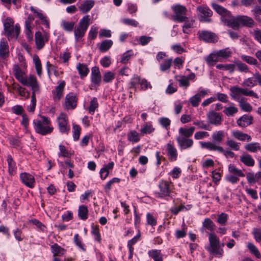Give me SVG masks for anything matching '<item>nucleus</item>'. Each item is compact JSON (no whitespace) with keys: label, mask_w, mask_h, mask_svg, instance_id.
Here are the masks:
<instances>
[{"label":"nucleus","mask_w":261,"mask_h":261,"mask_svg":"<svg viewBox=\"0 0 261 261\" xmlns=\"http://www.w3.org/2000/svg\"><path fill=\"white\" fill-rule=\"evenodd\" d=\"M13 71L15 78L22 85L34 88L39 85L37 79L34 75L31 74L28 77L24 76V73L17 64L13 66Z\"/></svg>","instance_id":"nucleus-1"},{"label":"nucleus","mask_w":261,"mask_h":261,"mask_svg":"<svg viewBox=\"0 0 261 261\" xmlns=\"http://www.w3.org/2000/svg\"><path fill=\"white\" fill-rule=\"evenodd\" d=\"M210 244L205 247L210 254L217 257H221L223 255V249L221 248L220 240L218 237L215 234L210 233L208 234Z\"/></svg>","instance_id":"nucleus-2"},{"label":"nucleus","mask_w":261,"mask_h":261,"mask_svg":"<svg viewBox=\"0 0 261 261\" xmlns=\"http://www.w3.org/2000/svg\"><path fill=\"white\" fill-rule=\"evenodd\" d=\"M226 133L224 130H219L213 133L212 135V142H200L199 144L202 148L206 149L210 151H215L211 149V145L221 146L219 144L223 141Z\"/></svg>","instance_id":"nucleus-3"},{"label":"nucleus","mask_w":261,"mask_h":261,"mask_svg":"<svg viewBox=\"0 0 261 261\" xmlns=\"http://www.w3.org/2000/svg\"><path fill=\"white\" fill-rule=\"evenodd\" d=\"M253 24V20L247 16L240 15L234 17L231 15L227 25L233 29H237L241 25L252 27Z\"/></svg>","instance_id":"nucleus-4"},{"label":"nucleus","mask_w":261,"mask_h":261,"mask_svg":"<svg viewBox=\"0 0 261 261\" xmlns=\"http://www.w3.org/2000/svg\"><path fill=\"white\" fill-rule=\"evenodd\" d=\"M14 23L13 20L9 17L7 18L4 23L5 35L8 39L13 38L17 39L20 33V27L19 24L17 23L14 26Z\"/></svg>","instance_id":"nucleus-5"},{"label":"nucleus","mask_w":261,"mask_h":261,"mask_svg":"<svg viewBox=\"0 0 261 261\" xmlns=\"http://www.w3.org/2000/svg\"><path fill=\"white\" fill-rule=\"evenodd\" d=\"M50 120L46 117H41V120L34 121V128L36 133L42 135L51 133L53 127L49 126Z\"/></svg>","instance_id":"nucleus-6"},{"label":"nucleus","mask_w":261,"mask_h":261,"mask_svg":"<svg viewBox=\"0 0 261 261\" xmlns=\"http://www.w3.org/2000/svg\"><path fill=\"white\" fill-rule=\"evenodd\" d=\"M158 187L159 191L154 193L156 198H164L169 197L172 192L173 185L171 181L161 180L159 182Z\"/></svg>","instance_id":"nucleus-7"},{"label":"nucleus","mask_w":261,"mask_h":261,"mask_svg":"<svg viewBox=\"0 0 261 261\" xmlns=\"http://www.w3.org/2000/svg\"><path fill=\"white\" fill-rule=\"evenodd\" d=\"M172 10L173 14L172 16V19L175 22H183L186 19L187 8L180 5L177 4L172 6Z\"/></svg>","instance_id":"nucleus-8"},{"label":"nucleus","mask_w":261,"mask_h":261,"mask_svg":"<svg viewBox=\"0 0 261 261\" xmlns=\"http://www.w3.org/2000/svg\"><path fill=\"white\" fill-rule=\"evenodd\" d=\"M230 91L231 92L230 95L234 100H239V96L240 94H242L245 96L253 97L256 98H258V95L256 93L254 92L253 90H249L236 86L231 87L230 88Z\"/></svg>","instance_id":"nucleus-9"},{"label":"nucleus","mask_w":261,"mask_h":261,"mask_svg":"<svg viewBox=\"0 0 261 261\" xmlns=\"http://www.w3.org/2000/svg\"><path fill=\"white\" fill-rule=\"evenodd\" d=\"M59 130L61 133L68 134L70 130V125L66 114L62 113L57 118Z\"/></svg>","instance_id":"nucleus-10"},{"label":"nucleus","mask_w":261,"mask_h":261,"mask_svg":"<svg viewBox=\"0 0 261 261\" xmlns=\"http://www.w3.org/2000/svg\"><path fill=\"white\" fill-rule=\"evenodd\" d=\"M197 14L199 20L203 22H210V17L212 16L213 12L207 7L199 6L197 7Z\"/></svg>","instance_id":"nucleus-11"},{"label":"nucleus","mask_w":261,"mask_h":261,"mask_svg":"<svg viewBox=\"0 0 261 261\" xmlns=\"http://www.w3.org/2000/svg\"><path fill=\"white\" fill-rule=\"evenodd\" d=\"M212 8L215 11L221 16V20L227 25L228 23V21L231 17V14L229 11L227 10L224 7L217 4H212Z\"/></svg>","instance_id":"nucleus-12"},{"label":"nucleus","mask_w":261,"mask_h":261,"mask_svg":"<svg viewBox=\"0 0 261 261\" xmlns=\"http://www.w3.org/2000/svg\"><path fill=\"white\" fill-rule=\"evenodd\" d=\"M48 39L49 35L47 32H44L43 34L39 31L36 32L35 39L37 48L39 49L43 48L45 42L48 41Z\"/></svg>","instance_id":"nucleus-13"},{"label":"nucleus","mask_w":261,"mask_h":261,"mask_svg":"<svg viewBox=\"0 0 261 261\" xmlns=\"http://www.w3.org/2000/svg\"><path fill=\"white\" fill-rule=\"evenodd\" d=\"M208 122L214 125H219L223 121L222 116L220 113L212 111L207 114Z\"/></svg>","instance_id":"nucleus-14"},{"label":"nucleus","mask_w":261,"mask_h":261,"mask_svg":"<svg viewBox=\"0 0 261 261\" xmlns=\"http://www.w3.org/2000/svg\"><path fill=\"white\" fill-rule=\"evenodd\" d=\"M77 98L76 94L70 92L66 95L65 97V106L67 110H72L77 106Z\"/></svg>","instance_id":"nucleus-15"},{"label":"nucleus","mask_w":261,"mask_h":261,"mask_svg":"<svg viewBox=\"0 0 261 261\" xmlns=\"http://www.w3.org/2000/svg\"><path fill=\"white\" fill-rule=\"evenodd\" d=\"M91 82L94 86H99L101 82V75L97 66H94L91 69Z\"/></svg>","instance_id":"nucleus-16"},{"label":"nucleus","mask_w":261,"mask_h":261,"mask_svg":"<svg viewBox=\"0 0 261 261\" xmlns=\"http://www.w3.org/2000/svg\"><path fill=\"white\" fill-rule=\"evenodd\" d=\"M199 37L200 39L207 42H215L217 41L216 35L211 32L207 31H202L199 33Z\"/></svg>","instance_id":"nucleus-17"},{"label":"nucleus","mask_w":261,"mask_h":261,"mask_svg":"<svg viewBox=\"0 0 261 261\" xmlns=\"http://www.w3.org/2000/svg\"><path fill=\"white\" fill-rule=\"evenodd\" d=\"M22 182L28 187L32 188L35 185V179L33 176L26 172L22 173L20 175Z\"/></svg>","instance_id":"nucleus-18"},{"label":"nucleus","mask_w":261,"mask_h":261,"mask_svg":"<svg viewBox=\"0 0 261 261\" xmlns=\"http://www.w3.org/2000/svg\"><path fill=\"white\" fill-rule=\"evenodd\" d=\"M176 140L181 149H186L191 148L193 145V141L191 139L178 136L177 137Z\"/></svg>","instance_id":"nucleus-19"},{"label":"nucleus","mask_w":261,"mask_h":261,"mask_svg":"<svg viewBox=\"0 0 261 261\" xmlns=\"http://www.w3.org/2000/svg\"><path fill=\"white\" fill-rule=\"evenodd\" d=\"M166 150L169 160L171 162L175 161L177 160L178 154L177 151L172 143L169 142L167 144Z\"/></svg>","instance_id":"nucleus-20"},{"label":"nucleus","mask_w":261,"mask_h":261,"mask_svg":"<svg viewBox=\"0 0 261 261\" xmlns=\"http://www.w3.org/2000/svg\"><path fill=\"white\" fill-rule=\"evenodd\" d=\"M65 86V81H61L59 84L56 87L55 90L53 91V98L55 101L59 100L63 96Z\"/></svg>","instance_id":"nucleus-21"},{"label":"nucleus","mask_w":261,"mask_h":261,"mask_svg":"<svg viewBox=\"0 0 261 261\" xmlns=\"http://www.w3.org/2000/svg\"><path fill=\"white\" fill-rule=\"evenodd\" d=\"M30 10L32 12L36 15V16L38 18H39L42 24L45 25V27L47 29L49 28V22L47 19V16L42 13L41 10L37 11L33 7H31Z\"/></svg>","instance_id":"nucleus-22"},{"label":"nucleus","mask_w":261,"mask_h":261,"mask_svg":"<svg viewBox=\"0 0 261 261\" xmlns=\"http://www.w3.org/2000/svg\"><path fill=\"white\" fill-rule=\"evenodd\" d=\"M95 4L93 0H86L79 7V10L82 14H86L89 12L93 8Z\"/></svg>","instance_id":"nucleus-23"},{"label":"nucleus","mask_w":261,"mask_h":261,"mask_svg":"<svg viewBox=\"0 0 261 261\" xmlns=\"http://www.w3.org/2000/svg\"><path fill=\"white\" fill-rule=\"evenodd\" d=\"M9 56V46L7 42L4 38L0 41V57L5 59Z\"/></svg>","instance_id":"nucleus-24"},{"label":"nucleus","mask_w":261,"mask_h":261,"mask_svg":"<svg viewBox=\"0 0 261 261\" xmlns=\"http://www.w3.org/2000/svg\"><path fill=\"white\" fill-rule=\"evenodd\" d=\"M36 88H31V89L32 90V95L31 96V104L30 106L28 107V110L29 112H33L35 110L36 105V96L35 93H39L40 91L39 88L40 86L39 85L38 86H36Z\"/></svg>","instance_id":"nucleus-25"},{"label":"nucleus","mask_w":261,"mask_h":261,"mask_svg":"<svg viewBox=\"0 0 261 261\" xmlns=\"http://www.w3.org/2000/svg\"><path fill=\"white\" fill-rule=\"evenodd\" d=\"M240 161L245 165L248 167H253L255 164V161L252 156L246 153L240 156Z\"/></svg>","instance_id":"nucleus-26"},{"label":"nucleus","mask_w":261,"mask_h":261,"mask_svg":"<svg viewBox=\"0 0 261 261\" xmlns=\"http://www.w3.org/2000/svg\"><path fill=\"white\" fill-rule=\"evenodd\" d=\"M148 256L154 261H163V255L161 250L151 249L148 251Z\"/></svg>","instance_id":"nucleus-27"},{"label":"nucleus","mask_w":261,"mask_h":261,"mask_svg":"<svg viewBox=\"0 0 261 261\" xmlns=\"http://www.w3.org/2000/svg\"><path fill=\"white\" fill-rule=\"evenodd\" d=\"M252 118L247 115H244L237 120V124L241 127H245L252 123Z\"/></svg>","instance_id":"nucleus-28"},{"label":"nucleus","mask_w":261,"mask_h":261,"mask_svg":"<svg viewBox=\"0 0 261 261\" xmlns=\"http://www.w3.org/2000/svg\"><path fill=\"white\" fill-rule=\"evenodd\" d=\"M114 163L113 162L109 163L107 165H105L99 172L100 177L102 179H105L108 176L109 170L113 168Z\"/></svg>","instance_id":"nucleus-29"},{"label":"nucleus","mask_w":261,"mask_h":261,"mask_svg":"<svg viewBox=\"0 0 261 261\" xmlns=\"http://www.w3.org/2000/svg\"><path fill=\"white\" fill-rule=\"evenodd\" d=\"M232 134L235 138L241 141H245L246 140L249 142L251 140V138L249 135L240 131H233L232 132Z\"/></svg>","instance_id":"nucleus-30"},{"label":"nucleus","mask_w":261,"mask_h":261,"mask_svg":"<svg viewBox=\"0 0 261 261\" xmlns=\"http://www.w3.org/2000/svg\"><path fill=\"white\" fill-rule=\"evenodd\" d=\"M195 127L193 126L190 127L189 128L180 127L179 128V134L180 135L179 136L185 137L186 138H188L192 136Z\"/></svg>","instance_id":"nucleus-31"},{"label":"nucleus","mask_w":261,"mask_h":261,"mask_svg":"<svg viewBox=\"0 0 261 261\" xmlns=\"http://www.w3.org/2000/svg\"><path fill=\"white\" fill-rule=\"evenodd\" d=\"M255 73L253 74L252 77H248L244 80L242 85L244 87L252 88L257 84V80L255 79Z\"/></svg>","instance_id":"nucleus-32"},{"label":"nucleus","mask_w":261,"mask_h":261,"mask_svg":"<svg viewBox=\"0 0 261 261\" xmlns=\"http://www.w3.org/2000/svg\"><path fill=\"white\" fill-rule=\"evenodd\" d=\"M247 248L250 253L254 255L257 258H261V254L256 246L251 242H248L247 244Z\"/></svg>","instance_id":"nucleus-33"},{"label":"nucleus","mask_w":261,"mask_h":261,"mask_svg":"<svg viewBox=\"0 0 261 261\" xmlns=\"http://www.w3.org/2000/svg\"><path fill=\"white\" fill-rule=\"evenodd\" d=\"M211 149H214L215 151H217L220 153H223L226 158H232L234 156L233 152L230 150H224L222 146H216L215 145H212Z\"/></svg>","instance_id":"nucleus-34"},{"label":"nucleus","mask_w":261,"mask_h":261,"mask_svg":"<svg viewBox=\"0 0 261 261\" xmlns=\"http://www.w3.org/2000/svg\"><path fill=\"white\" fill-rule=\"evenodd\" d=\"M221 61L217 52L211 54L206 59L207 64L210 66H213L216 62Z\"/></svg>","instance_id":"nucleus-35"},{"label":"nucleus","mask_w":261,"mask_h":261,"mask_svg":"<svg viewBox=\"0 0 261 261\" xmlns=\"http://www.w3.org/2000/svg\"><path fill=\"white\" fill-rule=\"evenodd\" d=\"M51 252L54 254V256H62L63 255L65 250L58 245L57 244H54L51 246Z\"/></svg>","instance_id":"nucleus-36"},{"label":"nucleus","mask_w":261,"mask_h":261,"mask_svg":"<svg viewBox=\"0 0 261 261\" xmlns=\"http://www.w3.org/2000/svg\"><path fill=\"white\" fill-rule=\"evenodd\" d=\"M76 69L81 77L86 76L89 72L87 65L84 64L79 63L76 66Z\"/></svg>","instance_id":"nucleus-37"},{"label":"nucleus","mask_w":261,"mask_h":261,"mask_svg":"<svg viewBox=\"0 0 261 261\" xmlns=\"http://www.w3.org/2000/svg\"><path fill=\"white\" fill-rule=\"evenodd\" d=\"M238 112V109L237 107H234L233 103H230V106L225 107L223 110V113L227 116H232Z\"/></svg>","instance_id":"nucleus-38"},{"label":"nucleus","mask_w":261,"mask_h":261,"mask_svg":"<svg viewBox=\"0 0 261 261\" xmlns=\"http://www.w3.org/2000/svg\"><path fill=\"white\" fill-rule=\"evenodd\" d=\"M260 144L258 142H253L246 144L245 149L251 152H256L260 149Z\"/></svg>","instance_id":"nucleus-39"},{"label":"nucleus","mask_w":261,"mask_h":261,"mask_svg":"<svg viewBox=\"0 0 261 261\" xmlns=\"http://www.w3.org/2000/svg\"><path fill=\"white\" fill-rule=\"evenodd\" d=\"M228 171L231 174L238 177H244L245 174L240 169H238L233 165L230 164L228 166Z\"/></svg>","instance_id":"nucleus-40"},{"label":"nucleus","mask_w":261,"mask_h":261,"mask_svg":"<svg viewBox=\"0 0 261 261\" xmlns=\"http://www.w3.org/2000/svg\"><path fill=\"white\" fill-rule=\"evenodd\" d=\"M113 41L111 40H105L101 42L99 49L101 52L108 51L112 46Z\"/></svg>","instance_id":"nucleus-41"},{"label":"nucleus","mask_w":261,"mask_h":261,"mask_svg":"<svg viewBox=\"0 0 261 261\" xmlns=\"http://www.w3.org/2000/svg\"><path fill=\"white\" fill-rule=\"evenodd\" d=\"M91 17L89 15H85L80 21L78 25L87 30L90 24Z\"/></svg>","instance_id":"nucleus-42"},{"label":"nucleus","mask_w":261,"mask_h":261,"mask_svg":"<svg viewBox=\"0 0 261 261\" xmlns=\"http://www.w3.org/2000/svg\"><path fill=\"white\" fill-rule=\"evenodd\" d=\"M173 63L172 59L169 58L165 60L162 63L160 64V69L162 72H165L168 70Z\"/></svg>","instance_id":"nucleus-43"},{"label":"nucleus","mask_w":261,"mask_h":261,"mask_svg":"<svg viewBox=\"0 0 261 261\" xmlns=\"http://www.w3.org/2000/svg\"><path fill=\"white\" fill-rule=\"evenodd\" d=\"M88 210L87 206L80 205L78 210V216L82 220H85L88 218Z\"/></svg>","instance_id":"nucleus-44"},{"label":"nucleus","mask_w":261,"mask_h":261,"mask_svg":"<svg viewBox=\"0 0 261 261\" xmlns=\"http://www.w3.org/2000/svg\"><path fill=\"white\" fill-rule=\"evenodd\" d=\"M176 80L179 83L180 87L187 88L190 86V82L186 76L177 75L175 77Z\"/></svg>","instance_id":"nucleus-45"},{"label":"nucleus","mask_w":261,"mask_h":261,"mask_svg":"<svg viewBox=\"0 0 261 261\" xmlns=\"http://www.w3.org/2000/svg\"><path fill=\"white\" fill-rule=\"evenodd\" d=\"M216 68L220 70H228L230 73H232L235 69L236 65L234 64H220L216 65Z\"/></svg>","instance_id":"nucleus-46"},{"label":"nucleus","mask_w":261,"mask_h":261,"mask_svg":"<svg viewBox=\"0 0 261 261\" xmlns=\"http://www.w3.org/2000/svg\"><path fill=\"white\" fill-rule=\"evenodd\" d=\"M61 27L67 32H71L75 25V22L73 21H68L63 20L61 22Z\"/></svg>","instance_id":"nucleus-47"},{"label":"nucleus","mask_w":261,"mask_h":261,"mask_svg":"<svg viewBox=\"0 0 261 261\" xmlns=\"http://www.w3.org/2000/svg\"><path fill=\"white\" fill-rule=\"evenodd\" d=\"M215 226V224L210 218H205L202 222V227L211 231H213L214 230Z\"/></svg>","instance_id":"nucleus-48"},{"label":"nucleus","mask_w":261,"mask_h":261,"mask_svg":"<svg viewBox=\"0 0 261 261\" xmlns=\"http://www.w3.org/2000/svg\"><path fill=\"white\" fill-rule=\"evenodd\" d=\"M86 31L87 30L85 29H83V28L78 25L77 28L75 29L74 31L75 40L76 41L80 40L84 36Z\"/></svg>","instance_id":"nucleus-49"},{"label":"nucleus","mask_w":261,"mask_h":261,"mask_svg":"<svg viewBox=\"0 0 261 261\" xmlns=\"http://www.w3.org/2000/svg\"><path fill=\"white\" fill-rule=\"evenodd\" d=\"M33 62L35 65L37 73L39 76H40L42 74V66L40 59L37 55L34 56Z\"/></svg>","instance_id":"nucleus-50"},{"label":"nucleus","mask_w":261,"mask_h":261,"mask_svg":"<svg viewBox=\"0 0 261 261\" xmlns=\"http://www.w3.org/2000/svg\"><path fill=\"white\" fill-rule=\"evenodd\" d=\"M219 58L226 59L231 56L232 52L229 48H226L216 51Z\"/></svg>","instance_id":"nucleus-51"},{"label":"nucleus","mask_w":261,"mask_h":261,"mask_svg":"<svg viewBox=\"0 0 261 261\" xmlns=\"http://www.w3.org/2000/svg\"><path fill=\"white\" fill-rule=\"evenodd\" d=\"M239 102V106L241 110L245 112H250L252 111V107L251 105L244 101V98H242L241 99L238 100Z\"/></svg>","instance_id":"nucleus-52"},{"label":"nucleus","mask_w":261,"mask_h":261,"mask_svg":"<svg viewBox=\"0 0 261 261\" xmlns=\"http://www.w3.org/2000/svg\"><path fill=\"white\" fill-rule=\"evenodd\" d=\"M241 58L244 62L250 65H256L258 64L257 60L251 56L243 55Z\"/></svg>","instance_id":"nucleus-53"},{"label":"nucleus","mask_w":261,"mask_h":261,"mask_svg":"<svg viewBox=\"0 0 261 261\" xmlns=\"http://www.w3.org/2000/svg\"><path fill=\"white\" fill-rule=\"evenodd\" d=\"M127 139L130 142H138L140 139L139 134L136 131L132 130L127 135Z\"/></svg>","instance_id":"nucleus-54"},{"label":"nucleus","mask_w":261,"mask_h":261,"mask_svg":"<svg viewBox=\"0 0 261 261\" xmlns=\"http://www.w3.org/2000/svg\"><path fill=\"white\" fill-rule=\"evenodd\" d=\"M98 103L97 102V99L96 97H93L90 101V106L88 108L89 113L93 115L95 110L98 108Z\"/></svg>","instance_id":"nucleus-55"},{"label":"nucleus","mask_w":261,"mask_h":261,"mask_svg":"<svg viewBox=\"0 0 261 261\" xmlns=\"http://www.w3.org/2000/svg\"><path fill=\"white\" fill-rule=\"evenodd\" d=\"M7 162L9 166V172L10 174L13 175L16 169V164L11 156L9 155L7 158Z\"/></svg>","instance_id":"nucleus-56"},{"label":"nucleus","mask_w":261,"mask_h":261,"mask_svg":"<svg viewBox=\"0 0 261 261\" xmlns=\"http://www.w3.org/2000/svg\"><path fill=\"white\" fill-rule=\"evenodd\" d=\"M228 219V215L224 213H222L218 215L217 222L218 224L222 226H224L226 224Z\"/></svg>","instance_id":"nucleus-57"},{"label":"nucleus","mask_w":261,"mask_h":261,"mask_svg":"<svg viewBox=\"0 0 261 261\" xmlns=\"http://www.w3.org/2000/svg\"><path fill=\"white\" fill-rule=\"evenodd\" d=\"M159 122L163 127L168 130L171 121L168 118L163 117L159 119Z\"/></svg>","instance_id":"nucleus-58"},{"label":"nucleus","mask_w":261,"mask_h":261,"mask_svg":"<svg viewBox=\"0 0 261 261\" xmlns=\"http://www.w3.org/2000/svg\"><path fill=\"white\" fill-rule=\"evenodd\" d=\"M115 74L111 71H107L103 75V81L106 83H111L115 79Z\"/></svg>","instance_id":"nucleus-59"},{"label":"nucleus","mask_w":261,"mask_h":261,"mask_svg":"<svg viewBox=\"0 0 261 261\" xmlns=\"http://www.w3.org/2000/svg\"><path fill=\"white\" fill-rule=\"evenodd\" d=\"M237 67V69L241 72L248 73L249 72V69L247 65L241 62H236L235 64Z\"/></svg>","instance_id":"nucleus-60"},{"label":"nucleus","mask_w":261,"mask_h":261,"mask_svg":"<svg viewBox=\"0 0 261 261\" xmlns=\"http://www.w3.org/2000/svg\"><path fill=\"white\" fill-rule=\"evenodd\" d=\"M185 19V21L183 22L184 24L182 26V31L184 33H188L187 30L193 27L194 21L192 19H189L187 16Z\"/></svg>","instance_id":"nucleus-61"},{"label":"nucleus","mask_w":261,"mask_h":261,"mask_svg":"<svg viewBox=\"0 0 261 261\" xmlns=\"http://www.w3.org/2000/svg\"><path fill=\"white\" fill-rule=\"evenodd\" d=\"M81 127L75 124H73V137L75 141L79 139L81 134Z\"/></svg>","instance_id":"nucleus-62"},{"label":"nucleus","mask_w":261,"mask_h":261,"mask_svg":"<svg viewBox=\"0 0 261 261\" xmlns=\"http://www.w3.org/2000/svg\"><path fill=\"white\" fill-rule=\"evenodd\" d=\"M201 100V99L199 97V95L196 94L190 98L189 101L192 107H197L198 106Z\"/></svg>","instance_id":"nucleus-63"},{"label":"nucleus","mask_w":261,"mask_h":261,"mask_svg":"<svg viewBox=\"0 0 261 261\" xmlns=\"http://www.w3.org/2000/svg\"><path fill=\"white\" fill-rule=\"evenodd\" d=\"M255 18L258 21L261 19V6H256L252 10Z\"/></svg>","instance_id":"nucleus-64"}]
</instances>
